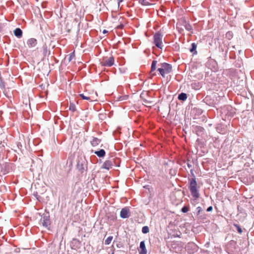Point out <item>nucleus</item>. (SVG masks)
Here are the masks:
<instances>
[{
    "mask_svg": "<svg viewBox=\"0 0 254 254\" xmlns=\"http://www.w3.org/2000/svg\"><path fill=\"white\" fill-rule=\"evenodd\" d=\"M233 33L232 31H228L226 34V38L229 40L233 38Z\"/></svg>",
    "mask_w": 254,
    "mask_h": 254,
    "instance_id": "b1692460",
    "label": "nucleus"
},
{
    "mask_svg": "<svg viewBox=\"0 0 254 254\" xmlns=\"http://www.w3.org/2000/svg\"><path fill=\"white\" fill-rule=\"evenodd\" d=\"M196 209L197 211V215L199 216V217L200 218H204L205 217L204 216L205 215V214L204 213L202 214L203 213L202 208L200 206H198L196 207Z\"/></svg>",
    "mask_w": 254,
    "mask_h": 254,
    "instance_id": "f3484780",
    "label": "nucleus"
},
{
    "mask_svg": "<svg viewBox=\"0 0 254 254\" xmlns=\"http://www.w3.org/2000/svg\"><path fill=\"white\" fill-rule=\"evenodd\" d=\"M172 170L171 169L170 171V174H171L172 175H175L176 174L175 171L173 170V173H172Z\"/></svg>",
    "mask_w": 254,
    "mask_h": 254,
    "instance_id": "4c0bfd02",
    "label": "nucleus"
},
{
    "mask_svg": "<svg viewBox=\"0 0 254 254\" xmlns=\"http://www.w3.org/2000/svg\"><path fill=\"white\" fill-rule=\"evenodd\" d=\"M187 166L189 168L192 167V165L191 164V163H189V160H188Z\"/></svg>",
    "mask_w": 254,
    "mask_h": 254,
    "instance_id": "e433bc0d",
    "label": "nucleus"
},
{
    "mask_svg": "<svg viewBox=\"0 0 254 254\" xmlns=\"http://www.w3.org/2000/svg\"><path fill=\"white\" fill-rule=\"evenodd\" d=\"M69 110L73 112L75 111L76 107L73 103H71V102L70 103Z\"/></svg>",
    "mask_w": 254,
    "mask_h": 254,
    "instance_id": "393cba45",
    "label": "nucleus"
},
{
    "mask_svg": "<svg viewBox=\"0 0 254 254\" xmlns=\"http://www.w3.org/2000/svg\"><path fill=\"white\" fill-rule=\"evenodd\" d=\"M101 141L100 139L97 137H92V140L90 141L91 145L93 147L97 146Z\"/></svg>",
    "mask_w": 254,
    "mask_h": 254,
    "instance_id": "4468645a",
    "label": "nucleus"
},
{
    "mask_svg": "<svg viewBox=\"0 0 254 254\" xmlns=\"http://www.w3.org/2000/svg\"><path fill=\"white\" fill-rule=\"evenodd\" d=\"M203 102L209 106H213L214 104V100H212L210 96H206L204 99Z\"/></svg>",
    "mask_w": 254,
    "mask_h": 254,
    "instance_id": "2eb2a0df",
    "label": "nucleus"
},
{
    "mask_svg": "<svg viewBox=\"0 0 254 254\" xmlns=\"http://www.w3.org/2000/svg\"><path fill=\"white\" fill-rule=\"evenodd\" d=\"M189 210V207L188 206H184L182 209L181 211L183 213H187Z\"/></svg>",
    "mask_w": 254,
    "mask_h": 254,
    "instance_id": "c756f323",
    "label": "nucleus"
},
{
    "mask_svg": "<svg viewBox=\"0 0 254 254\" xmlns=\"http://www.w3.org/2000/svg\"><path fill=\"white\" fill-rule=\"evenodd\" d=\"M139 3L143 5H150L151 3L147 0H139Z\"/></svg>",
    "mask_w": 254,
    "mask_h": 254,
    "instance_id": "a878e982",
    "label": "nucleus"
},
{
    "mask_svg": "<svg viewBox=\"0 0 254 254\" xmlns=\"http://www.w3.org/2000/svg\"><path fill=\"white\" fill-rule=\"evenodd\" d=\"M108 32V31L105 29H104L103 31V34H106Z\"/></svg>",
    "mask_w": 254,
    "mask_h": 254,
    "instance_id": "58836bf2",
    "label": "nucleus"
},
{
    "mask_svg": "<svg viewBox=\"0 0 254 254\" xmlns=\"http://www.w3.org/2000/svg\"><path fill=\"white\" fill-rule=\"evenodd\" d=\"M187 248L188 253L190 254H194V253L196 252L198 249V246L193 242L189 243L187 246Z\"/></svg>",
    "mask_w": 254,
    "mask_h": 254,
    "instance_id": "0eeeda50",
    "label": "nucleus"
},
{
    "mask_svg": "<svg viewBox=\"0 0 254 254\" xmlns=\"http://www.w3.org/2000/svg\"><path fill=\"white\" fill-rule=\"evenodd\" d=\"M157 71H159L160 74L162 76V77H165V76H164V72H163V68H162V67L161 66V67L158 68L157 69Z\"/></svg>",
    "mask_w": 254,
    "mask_h": 254,
    "instance_id": "72a5a7b5",
    "label": "nucleus"
},
{
    "mask_svg": "<svg viewBox=\"0 0 254 254\" xmlns=\"http://www.w3.org/2000/svg\"><path fill=\"white\" fill-rule=\"evenodd\" d=\"M122 1H123V0H119V1H118L119 6L120 5V3L122 2Z\"/></svg>",
    "mask_w": 254,
    "mask_h": 254,
    "instance_id": "ea45409f",
    "label": "nucleus"
},
{
    "mask_svg": "<svg viewBox=\"0 0 254 254\" xmlns=\"http://www.w3.org/2000/svg\"><path fill=\"white\" fill-rule=\"evenodd\" d=\"M76 169L80 174H86L88 169V161L85 157L83 156L78 158Z\"/></svg>",
    "mask_w": 254,
    "mask_h": 254,
    "instance_id": "f03ea898",
    "label": "nucleus"
},
{
    "mask_svg": "<svg viewBox=\"0 0 254 254\" xmlns=\"http://www.w3.org/2000/svg\"><path fill=\"white\" fill-rule=\"evenodd\" d=\"M192 111L195 115L197 116L201 115L203 112V111L201 109L196 107L194 108Z\"/></svg>",
    "mask_w": 254,
    "mask_h": 254,
    "instance_id": "412c9836",
    "label": "nucleus"
},
{
    "mask_svg": "<svg viewBox=\"0 0 254 254\" xmlns=\"http://www.w3.org/2000/svg\"><path fill=\"white\" fill-rule=\"evenodd\" d=\"M129 216V210L128 207H126L122 209L120 212V217L122 218H127Z\"/></svg>",
    "mask_w": 254,
    "mask_h": 254,
    "instance_id": "9b49d317",
    "label": "nucleus"
},
{
    "mask_svg": "<svg viewBox=\"0 0 254 254\" xmlns=\"http://www.w3.org/2000/svg\"><path fill=\"white\" fill-rule=\"evenodd\" d=\"M14 35L18 38H20L22 36V31L19 28H16L13 31Z\"/></svg>",
    "mask_w": 254,
    "mask_h": 254,
    "instance_id": "dca6fc26",
    "label": "nucleus"
},
{
    "mask_svg": "<svg viewBox=\"0 0 254 254\" xmlns=\"http://www.w3.org/2000/svg\"><path fill=\"white\" fill-rule=\"evenodd\" d=\"M227 52H226V53L225 54V56H226V54Z\"/></svg>",
    "mask_w": 254,
    "mask_h": 254,
    "instance_id": "79ce46f5",
    "label": "nucleus"
},
{
    "mask_svg": "<svg viewBox=\"0 0 254 254\" xmlns=\"http://www.w3.org/2000/svg\"><path fill=\"white\" fill-rule=\"evenodd\" d=\"M208 245H209V243H206L205 244V246H206L207 247H208Z\"/></svg>",
    "mask_w": 254,
    "mask_h": 254,
    "instance_id": "a19ab883",
    "label": "nucleus"
},
{
    "mask_svg": "<svg viewBox=\"0 0 254 254\" xmlns=\"http://www.w3.org/2000/svg\"><path fill=\"white\" fill-rule=\"evenodd\" d=\"M197 47V45L195 43H192L191 44V47L190 49V51L193 53V55L197 54V51L196 50Z\"/></svg>",
    "mask_w": 254,
    "mask_h": 254,
    "instance_id": "aec40b11",
    "label": "nucleus"
},
{
    "mask_svg": "<svg viewBox=\"0 0 254 254\" xmlns=\"http://www.w3.org/2000/svg\"><path fill=\"white\" fill-rule=\"evenodd\" d=\"M43 55L44 56H46L47 55V53L48 52L47 46L46 45H44L43 46Z\"/></svg>",
    "mask_w": 254,
    "mask_h": 254,
    "instance_id": "2f4dec72",
    "label": "nucleus"
},
{
    "mask_svg": "<svg viewBox=\"0 0 254 254\" xmlns=\"http://www.w3.org/2000/svg\"><path fill=\"white\" fill-rule=\"evenodd\" d=\"M163 35L160 31H158L153 36V43L158 48L162 49Z\"/></svg>",
    "mask_w": 254,
    "mask_h": 254,
    "instance_id": "7ed1b4c3",
    "label": "nucleus"
},
{
    "mask_svg": "<svg viewBox=\"0 0 254 254\" xmlns=\"http://www.w3.org/2000/svg\"><path fill=\"white\" fill-rule=\"evenodd\" d=\"M149 227L147 226H143L142 228V232L143 234H147L149 232Z\"/></svg>",
    "mask_w": 254,
    "mask_h": 254,
    "instance_id": "cd10ccee",
    "label": "nucleus"
},
{
    "mask_svg": "<svg viewBox=\"0 0 254 254\" xmlns=\"http://www.w3.org/2000/svg\"><path fill=\"white\" fill-rule=\"evenodd\" d=\"M79 96L84 100H87L90 101H92V100H91L89 97L85 96L83 94H79Z\"/></svg>",
    "mask_w": 254,
    "mask_h": 254,
    "instance_id": "7c9ffc66",
    "label": "nucleus"
},
{
    "mask_svg": "<svg viewBox=\"0 0 254 254\" xmlns=\"http://www.w3.org/2000/svg\"><path fill=\"white\" fill-rule=\"evenodd\" d=\"M94 153L99 157H104L106 155V152L103 149H101L98 151H95Z\"/></svg>",
    "mask_w": 254,
    "mask_h": 254,
    "instance_id": "a211bd4d",
    "label": "nucleus"
},
{
    "mask_svg": "<svg viewBox=\"0 0 254 254\" xmlns=\"http://www.w3.org/2000/svg\"><path fill=\"white\" fill-rule=\"evenodd\" d=\"M113 239V236L108 237L105 241V244L106 245H109Z\"/></svg>",
    "mask_w": 254,
    "mask_h": 254,
    "instance_id": "bb28decb",
    "label": "nucleus"
},
{
    "mask_svg": "<svg viewBox=\"0 0 254 254\" xmlns=\"http://www.w3.org/2000/svg\"><path fill=\"white\" fill-rule=\"evenodd\" d=\"M204 129L199 126H192V131L198 136H202L204 133Z\"/></svg>",
    "mask_w": 254,
    "mask_h": 254,
    "instance_id": "9d476101",
    "label": "nucleus"
},
{
    "mask_svg": "<svg viewBox=\"0 0 254 254\" xmlns=\"http://www.w3.org/2000/svg\"><path fill=\"white\" fill-rule=\"evenodd\" d=\"M74 57H75V54H74V52H73L69 54V57L68 58V61L70 62Z\"/></svg>",
    "mask_w": 254,
    "mask_h": 254,
    "instance_id": "473e14b6",
    "label": "nucleus"
},
{
    "mask_svg": "<svg viewBox=\"0 0 254 254\" xmlns=\"http://www.w3.org/2000/svg\"><path fill=\"white\" fill-rule=\"evenodd\" d=\"M100 64L104 66H111L114 64V58L113 56H111L109 58H107V57H104Z\"/></svg>",
    "mask_w": 254,
    "mask_h": 254,
    "instance_id": "423d86ee",
    "label": "nucleus"
},
{
    "mask_svg": "<svg viewBox=\"0 0 254 254\" xmlns=\"http://www.w3.org/2000/svg\"><path fill=\"white\" fill-rule=\"evenodd\" d=\"M140 98L142 100L143 105L148 107L149 105H151L153 103V101L150 99V97L148 95V93L146 92H142L140 96Z\"/></svg>",
    "mask_w": 254,
    "mask_h": 254,
    "instance_id": "39448f33",
    "label": "nucleus"
},
{
    "mask_svg": "<svg viewBox=\"0 0 254 254\" xmlns=\"http://www.w3.org/2000/svg\"><path fill=\"white\" fill-rule=\"evenodd\" d=\"M114 159L113 157L110 158L108 160L105 161L102 166V168L106 169L108 170L112 168L113 166Z\"/></svg>",
    "mask_w": 254,
    "mask_h": 254,
    "instance_id": "1a4fd4ad",
    "label": "nucleus"
},
{
    "mask_svg": "<svg viewBox=\"0 0 254 254\" xmlns=\"http://www.w3.org/2000/svg\"><path fill=\"white\" fill-rule=\"evenodd\" d=\"M139 254H146L147 250L145 247V242L141 241L140 243L139 248L138 249Z\"/></svg>",
    "mask_w": 254,
    "mask_h": 254,
    "instance_id": "f8f14e48",
    "label": "nucleus"
},
{
    "mask_svg": "<svg viewBox=\"0 0 254 254\" xmlns=\"http://www.w3.org/2000/svg\"><path fill=\"white\" fill-rule=\"evenodd\" d=\"M212 209H213V207H212V206H209V207L207 208L206 211H207V212H210V211H211L212 210Z\"/></svg>",
    "mask_w": 254,
    "mask_h": 254,
    "instance_id": "c9c22d12",
    "label": "nucleus"
},
{
    "mask_svg": "<svg viewBox=\"0 0 254 254\" xmlns=\"http://www.w3.org/2000/svg\"><path fill=\"white\" fill-rule=\"evenodd\" d=\"M190 172L193 178L191 179H189V188L192 196L194 199H197L199 197L200 194L198 190L197 189V184L193 173V169H191L190 170Z\"/></svg>",
    "mask_w": 254,
    "mask_h": 254,
    "instance_id": "f257e3e1",
    "label": "nucleus"
},
{
    "mask_svg": "<svg viewBox=\"0 0 254 254\" xmlns=\"http://www.w3.org/2000/svg\"><path fill=\"white\" fill-rule=\"evenodd\" d=\"M40 222L42 224L43 226L49 229V227L51 225L49 213H46L43 214L40 220Z\"/></svg>",
    "mask_w": 254,
    "mask_h": 254,
    "instance_id": "20e7f679",
    "label": "nucleus"
},
{
    "mask_svg": "<svg viewBox=\"0 0 254 254\" xmlns=\"http://www.w3.org/2000/svg\"><path fill=\"white\" fill-rule=\"evenodd\" d=\"M37 44V41L35 38H30L27 40V44L29 48L35 47Z\"/></svg>",
    "mask_w": 254,
    "mask_h": 254,
    "instance_id": "ddd939ff",
    "label": "nucleus"
},
{
    "mask_svg": "<svg viewBox=\"0 0 254 254\" xmlns=\"http://www.w3.org/2000/svg\"><path fill=\"white\" fill-rule=\"evenodd\" d=\"M157 63V62L156 61H153L151 66V72H153L156 69V66Z\"/></svg>",
    "mask_w": 254,
    "mask_h": 254,
    "instance_id": "5701e85b",
    "label": "nucleus"
},
{
    "mask_svg": "<svg viewBox=\"0 0 254 254\" xmlns=\"http://www.w3.org/2000/svg\"><path fill=\"white\" fill-rule=\"evenodd\" d=\"M124 25L123 24H120V25H119L117 26V28L121 29H123L124 28Z\"/></svg>",
    "mask_w": 254,
    "mask_h": 254,
    "instance_id": "f704fd0d",
    "label": "nucleus"
},
{
    "mask_svg": "<svg viewBox=\"0 0 254 254\" xmlns=\"http://www.w3.org/2000/svg\"><path fill=\"white\" fill-rule=\"evenodd\" d=\"M187 98H188L187 94L186 93H183V92L179 94L178 95V98L179 100L183 101H186L187 100Z\"/></svg>",
    "mask_w": 254,
    "mask_h": 254,
    "instance_id": "6ab92c4d",
    "label": "nucleus"
},
{
    "mask_svg": "<svg viewBox=\"0 0 254 254\" xmlns=\"http://www.w3.org/2000/svg\"><path fill=\"white\" fill-rule=\"evenodd\" d=\"M160 66L163 68L164 75L165 74L170 73L172 70V66L171 64L163 63L160 64Z\"/></svg>",
    "mask_w": 254,
    "mask_h": 254,
    "instance_id": "6e6552de",
    "label": "nucleus"
},
{
    "mask_svg": "<svg viewBox=\"0 0 254 254\" xmlns=\"http://www.w3.org/2000/svg\"><path fill=\"white\" fill-rule=\"evenodd\" d=\"M234 226L236 228L239 233L241 234L242 233L243 231L240 225L237 224H234Z\"/></svg>",
    "mask_w": 254,
    "mask_h": 254,
    "instance_id": "c85d7f7f",
    "label": "nucleus"
},
{
    "mask_svg": "<svg viewBox=\"0 0 254 254\" xmlns=\"http://www.w3.org/2000/svg\"><path fill=\"white\" fill-rule=\"evenodd\" d=\"M185 29L188 31H191L192 30L191 25L188 22L186 21L185 22V24L184 25Z\"/></svg>",
    "mask_w": 254,
    "mask_h": 254,
    "instance_id": "4be33fe9",
    "label": "nucleus"
}]
</instances>
